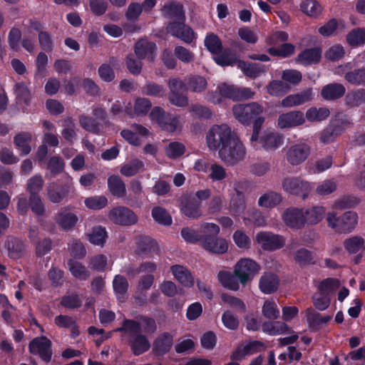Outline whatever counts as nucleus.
Masks as SVG:
<instances>
[{
  "mask_svg": "<svg viewBox=\"0 0 365 365\" xmlns=\"http://www.w3.org/2000/svg\"><path fill=\"white\" fill-rule=\"evenodd\" d=\"M115 331L128 334V343L133 355L140 356L150 349V342L147 336L140 332V324L138 321L125 319L122 327Z\"/></svg>",
  "mask_w": 365,
  "mask_h": 365,
  "instance_id": "obj_1",
  "label": "nucleus"
},
{
  "mask_svg": "<svg viewBox=\"0 0 365 365\" xmlns=\"http://www.w3.org/2000/svg\"><path fill=\"white\" fill-rule=\"evenodd\" d=\"M246 155V148L235 134L218 151V156L227 165H235L242 160Z\"/></svg>",
  "mask_w": 365,
  "mask_h": 365,
  "instance_id": "obj_2",
  "label": "nucleus"
},
{
  "mask_svg": "<svg viewBox=\"0 0 365 365\" xmlns=\"http://www.w3.org/2000/svg\"><path fill=\"white\" fill-rule=\"evenodd\" d=\"M326 220L329 227L335 232L349 234L355 229L358 223V215L355 212L347 211L337 217L334 212H328Z\"/></svg>",
  "mask_w": 365,
  "mask_h": 365,
  "instance_id": "obj_3",
  "label": "nucleus"
},
{
  "mask_svg": "<svg viewBox=\"0 0 365 365\" xmlns=\"http://www.w3.org/2000/svg\"><path fill=\"white\" fill-rule=\"evenodd\" d=\"M235 135L227 124L214 125L206 135L207 146L210 150L219 151Z\"/></svg>",
  "mask_w": 365,
  "mask_h": 365,
  "instance_id": "obj_4",
  "label": "nucleus"
},
{
  "mask_svg": "<svg viewBox=\"0 0 365 365\" xmlns=\"http://www.w3.org/2000/svg\"><path fill=\"white\" fill-rule=\"evenodd\" d=\"M281 185L285 193L304 200L308 197L311 191L309 182L300 177L287 176L282 179Z\"/></svg>",
  "mask_w": 365,
  "mask_h": 365,
  "instance_id": "obj_5",
  "label": "nucleus"
},
{
  "mask_svg": "<svg viewBox=\"0 0 365 365\" xmlns=\"http://www.w3.org/2000/svg\"><path fill=\"white\" fill-rule=\"evenodd\" d=\"M263 111V107L256 102L247 104H237L232 107V113L235 118L244 125H250Z\"/></svg>",
  "mask_w": 365,
  "mask_h": 365,
  "instance_id": "obj_6",
  "label": "nucleus"
},
{
  "mask_svg": "<svg viewBox=\"0 0 365 365\" xmlns=\"http://www.w3.org/2000/svg\"><path fill=\"white\" fill-rule=\"evenodd\" d=\"M46 197L52 203H61L65 198L74 192L72 180L63 183L52 182L46 186Z\"/></svg>",
  "mask_w": 365,
  "mask_h": 365,
  "instance_id": "obj_7",
  "label": "nucleus"
},
{
  "mask_svg": "<svg viewBox=\"0 0 365 365\" xmlns=\"http://www.w3.org/2000/svg\"><path fill=\"white\" fill-rule=\"evenodd\" d=\"M234 270L239 282L246 286L258 274L259 266L252 259L243 258L235 264Z\"/></svg>",
  "mask_w": 365,
  "mask_h": 365,
  "instance_id": "obj_8",
  "label": "nucleus"
},
{
  "mask_svg": "<svg viewBox=\"0 0 365 365\" xmlns=\"http://www.w3.org/2000/svg\"><path fill=\"white\" fill-rule=\"evenodd\" d=\"M150 118L155 121L163 130L168 132H175L180 125L178 116L165 112L159 106H155L152 109Z\"/></svg>",
  "mask_w": 365,
  "mask_h": 365,
  "instance_id": "obj_9",
  "label": "nucleus"
},
{
  "mask_svg": "<svg viewBox=\"0 0 365 365\" xmlns=\"http://www.w3.org/2000/svg\"><path fill=\"white\" fill-rule=\"evenodd\" d=\"M52 342L46 336H38L33 339L29 344L30 354L38 355L46 363L51 361L52 358Z\"/></svg>",
  "mask_w": 365,
  "mask_h": 365,
  "instance_id": "obj_10",
  "label": "nucleus"
},
{
  "mask_svg": "<svg viewBox=\"0 0 365 365\" xmlns=\"http://www.w3.org/2000/svg\"><path fill=\"white\" fill-rule=\"evenodd\" d=\"M311 153V148L307 143H298L287 148L285 153V160L292 165H299L304 163Z\"/></svg>",
  "mask_w": 365,
  "mask_h": 365,
  "instance_id": "obj_11",
  "label": "nucleus"
},
{
  "mask_svg": "<svg viewBox=\"0 0 365 365\" xmlns=\"http://www.w3.org/2000/svg\"><path fill=\"white\" fill-rule=\"evenodd\" d=\"M108 218L113 223L123 226H130L138 222V217L134 212L124 206H118L110 210Z\"/></svg>",
  "mask_w": 365,
  "mask_h": 365,
  "instance_id": "obj_12",
  "label": "nucleus"
},
{
  "mask_svg": "<svg viewBox=\"0 0 365 365\" xmlns=\"http://www.w3.org/2000/svg\"><path fill=\"white\" fill-rule=\"evenodd\" d=\"M256 241L264 250L273 251L280 249L285 244V239L279 235L269 232H259L256 235Z\"/></svg>",
  "mask_w": 365,
  "mask_h": 365,
  "instance_id": "obj_13",
  "label": "nucleus"
},
{
  "mask_svg": "<svg viewBox=\"0 0 365 365\" xmlns=\"http://www.w3.org/2000/svg\"><path fill=\"white\" fill-rule=\"evenodd\" d=\"M167 31L187 43H190L195 38V33L192 29L185 25L184 21H173L168 24Z\"/></svg>",
  "mask_w": 365,
  "mask_h": 365,
  "instance_id": "obj_14",
  "label": "nucleus"
},
{
  "mask_svg": "<svg viewBox=\"0 0 365 365\" xmlns=\"http://www.w3.org/2000/svg\"><path fill=\"white\" fill-rule=\"evenodd\" d=\"M305 123L304 113L299 110L289 111L279 115L277 126L281 129L299 126Z\"/></svg>",
  "mask_w": 365,
  "mask_h": 365,
  "instance_id": "obj_15",
  "label": "nucleus"
},
{
  "mask_svg": "<svg viewBox=\"0 0 365 365\" xmlns=\"http://www.w3.org/2000/svg\"><path fill=\"white\" fill-rule=\"evenodd\" d=\"M54 220L58 226L66 232L73 230L78 222V216L69 212L66 207L61 208L56 214Z\"/></svg>",
  "mask_w": 365,
  "mask_h": 365,
  "instance_id": "obj_16",
  "label": "nucleus"
},
{
  "mask_svg": "<svg viewBox=\"0 0 365 365\" xmlns=\"http://www.w3.org/2000/svg\"><path fill=\"white\" fill-rule=\"evenodd\" d=\"M284 223L291 228L301 229L306 223L305 213L303 209L291 207L283 214Z\"/></svg>",
  "mask_w": 365,
  "mask_h": 365,
  "instance_id": "obj_17",
  "label": "nucleus"
},
{
  "mask_svg": "<svg viewBox=\"0 0 365 365\" xmlns=\"http://www.w3.org/2000/svg\"><path fill=\"white\" fill-rule=\"evenodd\" d=\"M180 210L189 218L197 219L202 215L201 202L192 196H185L181 199Z\"/></svg>",
  "mask_w": 365,
  "mask_h": 365,
  "instance_id": "obj_18",
  "label": "nucleus"
},
{
  "mask_svg": "<svg viewBox=\"0 0 365 365\" xmlns=\"http://www.w3.org/2000/svg\"><path fill=\"white\" fill-rule=\"evenodd\" d=\"M174 336L168 331L160 333L153 341V351L157 356H163L170 351Z\"/></svg>",
  "mask_w": 365,
  "mask_h": 365,
  "instance_id": "obj_19",
  "label": "nucleus"
},
{
  "mask_svg": "<svg viewBox=\"0 0 365 365\" xmlns=\"http://www.w3.org/2000/svg\"><path fill=\"white\" fill-rule=\"evenodd\" d=\"M312 89L307 88L299 93L287 96L282 99L281 105L286 108L299 106L312 101Z\"/></svg>",
  "mask_w": 365,
  "mask_h": 365,
  "instance_id": "obj_20",
  "label": "nucleus"
},
{
  "mask_svg": "<svg viewBox=\"0 0 365 365\" xmlns=\"http://www.w3.org/2000/svg\"><path fill=\"white\" fill-rule=\"evenodd\" d=\"M202 247L207 251L217 255L224 254L228 250V244L225 239L212 236H207L202 240Z\"/></svg>",
  "mask_w": 365,
  "mask_h": 365,
  "instance_id": "obj_21",
  "label": "nucleus"
},
{
  "mask_svg": "<svg viewBox=\"0 0 365 365\" xmlns=\"http://www.w3.org/2000/svg\"><path fill=\"white\" fill-rule=\"evenodd\" d=\"M4 247L7 250L9 257L14 259H19L25 250L24 242L13 235L6 237Z\"/></svg>",
  "mask_w": 365,
  "mask_h": 365,
  "instance_id": "obj_22",
  "label": "nucleus"
},
{
  "mask_svg": "<svg viewBox=\"0 0 365 365\" xmlns=\"http://www.w3.org/2000/svg\"><path fill=\"white\" fill-rule=\"evenodd\" d=\"M161 11L165 18L172 19L173 21H184L185 19L183 6L179 3L172 1L165 4Z\"/></svg>",
  "mask_w": 365,
  "mask_h": 365,
  "instance_id": "obj_23",
  "label": "nucleus"
},
{
  "mask_svg": "<svg viewBox=\"0 0 365 365\" xmlns=\"http://www.w3.org/2000/svg\"><path fill=\"white\" fill-rule=\"evenodd\" d=\"M158 250L157 243L148 237H141L138 239V247L135 250L138 255L141 257H152Z\"/></svg>",
  "mask_w": 365,
  "mask_h": 365,
  "instance_id": "obj_24",
  "label": "nucleus"
},
{
  "mask_svg": "<svg viewBox=\"0 0 365 365\" xmlns=\"http://www.w3.org/2000/svg\"><path fill=\"white\" fill-rule=\"evenodd\" d=\"M155 49V43L149 41L145 38H141L138 41L134 46L135 54L140 59H144L148 57L151 61H153V54Z\"/></svg>",
  "mask_w": 365,
  "mask_h": 365,
  "instance_id": "obj_25",
  "label": "nucleus"
},
{
  "mask_svg": "<svg viewBox=\"0 0 365 365\" xmlns=\"http://www.w3.org/2000/svg\"><path fill=\"white\" fill-rule=\"evenodd\" d=\"M279 280L277 276L273 273H264L259 279V287L260 290L267 294L275 292L279 287Z\"/></svg>",
  "mask_w": 365,
  "mask_h": 365,
  "instance_id": "obj_26",
  "label": "nucleus"
},
{
  "mask_svg": "<svg viewBox=\"0 0 365 365\" xmlns=\"http://www.w3.org/2000/svg\"><path fill=\"white\" fill-rule=\"evenodd\" d=\"M170 270L175 278L183 286L191 287L194 284V278L190 270L180 264H175L170 267Z\"/></svg>",
  "mask_w": 365,
  "mask_h": 365,
  "instance_id": "obj_27",
  "label": "nucleus"
},
{
  "mask_svg": "<svg viewBox=\"0 0 365 365\" xmlns=\"http://www.w3.org/2000/svg\"><path fill=\"white\" fill-rule=\"evenodd\" d=\"M346 92L345 87L341 83H329L321 91L322 97L327 101H334L342 97Z\"/></svg>",
  "mask_w": 365,
  "mask_h": 365,
  "instance_id": "obj_28",
  "label": "nucleus"
},
{
  "mask_svg": "<svg viewBox=\"0 0 365 365\" xmlns=\"http://www.w3.org/2000/svg\"><path fill=\"white\" fill-rule=\"evenodd\" d=\"M235 195L231 197L228 210L234 215H240L246 210V201L243 192L235 188Z\"/></svg>",
  "mask_w": 365,
  "mask_h": 365,
  "instance_id": "obj_29",
  "label": "nucleus"
},
{
  "mask_svg": "<svg viewBox=\"0 0 365 365\" xmlns=\"http://www.w3.org/2000/svg\"><path fill=\"white\" fill-rule=\"evenodd\" d=\"M238 67L242 71L245 76L251 78H255L267 70V68L264 65L242 61H238Z\"/></svg>",
  "mask_w": 365,
  "mask_h": 365,
  "instance_id": "obj_30",
  "label": "nucleus"
},
{
  "mask_svg": "<svg viewBox=\"0 0 365 365\" xmlns=\"http://www.w3.org/2000/svg\"><path fill=\"white\" fill-rule=\"evenodd\" d=\"M186 90L200 93L205 91L207 87L206 78L199 75H190L185 78Z\"/></svg>",
  "mask_w": 365,
  "mask_h": 365,
  "instance_id": "obj_31",
  "label": "nucleus"
},
{
  "mask_svg": "<svg viewBox=\"0 0 365 365\" xmlns=\"http://www.w3.org/2000/svg\"><path fill=\"white\" fill-rule=\"evenodd\" d=\"M322 51L319 48H307L301 52L297 57V61L307 66L317 63L321 58Z\"/></svg>",
  "mask_w": 365,
  "mask_h": 365,
  "instance_id": "obj_32",
  "label": "nucleus"
},
{
  "mask_svg": "<svg viewBox=\"0 0 365 365\" xmlns=\"http://www.w3.org/2000/svg\"><path fill=\"white\" fill-rule=\"evenodd\" d=\"M31 140L32 135L29 132H21L15 135L14 143L22 155H26L31 151Z\"/></svg>",
  "mask_w": 365,
  "mask_h": 365,
  "instance_id": "obj_33",
  "label": "nucleus"
},
{
  "mask_svg": "<svg viewBox=\"0 0 365 365\" xmlns=\"http://www.w3.org/2000/svg\"><path fill=\"white\" fill-rule=\"evenodd\" d=\"M219 282L224 287L233 291H237L240 289L239 280L235 274V270L232 273L227 271H220L217 274Z\"/></svg>",
  "mask_w": 365,
  "mask_h": 365,
  "instance_id": "obj_34",
  "label": "nucleus"
},
{
  "mask_svg": "<svg viewBox=\"0 0 365 365\" xmlns=\"http://www.w3.org/2000/svg\"><path fill=\"white\" fill-rule=\"evenodd\" d=\"M86 236L91 244L103 247L108 238V233L105 227L99 225L93 227Z\"/></svg>",
  "mask_w": 365,
  "mask_h": 365,
  "instance_id": "obj_35",
  "label": "nucleus"
},
{
  "mask_svg": "<svg viewBox=\"0 0 365 365\" xmlns=\"http://www.w3.org/2000/svg\"><path fill=\"white\" fill-rule=\"evenodd\" d=\"M282 201V197L281 194L269 190L259 197L258 205L261 207L272 208L279 205Z\"/></svg>",
  "mask_w": 365,
  "mask_h": 365,
  "instance_id": "obj_36",
  "label": "nucleus"
},
{
  "mask_svg": "<svg viewBox=\"0 0 365 365\" xmlns=\"http://www.w3.org/2000/svg\"><path fill=\"white\" fill-rule=\"evenodd\" d=\"M262 148L266 150H272L283 144V136L277 133L264 134L260 139Z\"/></svg>",
  "mask_w": 365,
  "mask_h": 365,
  "instance_id": "obj_37",
  "label": "nucleus"
},
{
  "mask_svg": "<svg viewBox=\"0 0 365 365\" xmlns=\"http://www.w3.org/2000/svg\"><path fill=\"white\" fill-rule=\"evenodd\" d=\"M108 186L110 193L117 197H125L126 187L122 179L117 175H112L108 179Z\"/></svg>",
  "mask_w": 365,
  "mask_h": 365,
  "instance_id": "obj_38",
  "label": "nucleus"
},
{
  "mask_svg": "<svg viewBox=\"0 0 365 365\" xmlns=\"http://www.w3.org/2000/svg\"><path fill=\"white\" fill-rule=\"evenodd\" d=\"M143 95L162 98L165 96L166 90L163 85L154 81H147L141 88Z\"/></svg>",
  "mask_w": 365,
  "mask_h": 365,
  "instance_id": "obj_39",
  "label": "nucleus"
},
{
  "mask_svg": "<svg viewBox=\"0 0 365 365\" xmlns=\"http://www.w3.org/2000/svg\"><path fill=\"white\" fill-rule=\"evenodd\" d=\"M266 88L270 96L280 97L288 93L291 87L283 81L273 80L268 83Z\"/></svg>",
  "mask_w": 365,
  "mask_h": 365,
  "instance_id": "obj_40",
  "label": "nucleus"
},
{
  "mask_svg": "<svg viewBox=\"0 0 365 365\" xmlns=\"http://www.w3.org/2000/svg\"><path fill=\"white\" fill-rule=\"evenodd\" d=\"M325 208L322 206H314L304 210L306 223L316 225L324 218Z\"/></svg>",
  "mask_w": 365,
  "mask_h": 365,
  "instance_id": "obj_41",
  "label": "nucleus"
},
{
  "mask_svg": "<svg viewBox=\"0 0 365 365\" xmlns=\"http://www.w3.org/2000/svg\"><path fill=\"white\" fill-rule=\"evenodd\" d=\"M68 266L70 272L74 277L80 280H86L89 278V271L81 263L70 259L68 261Z\"/></svg>",
  "mask_w": 365,
  "mask_h": 365,
  "instance_id": "obj_42",
  "label": "nucleus"
},
{
  "mask_svg": "<svg viewBox=\"0 0 365 365\" xmlns=\"http://www.w3.org/2000/svg\"><path fill=\"white\" fill-rule=\"evenodd\" d=\"M279 309L277 303L273 299L265 300L262 307L263 317L269 320H277L279 317Z\"/></svg>",
  "mask_w": 365,
  "mask_h": 365,
  "instance_id": "obj_43",
  "label": "nucleus"
},
{
  "mask_svg": "<svg viewBox=\"0 0 365 365\" xmlns=\"http://www.w3.org/2000/svg\"><path fill=\"white\" fill-rule=\"evenodd\" d=\"M345 250L350 254H355L364 247L365 240L359 235L346 239L343 242Z\"/></svg>",
  "mask_w": 365,
  "mask_h": 365,
  "instance_id": "obj_44",
  "label": "nucleus"
},
{
  "mask_svg": "<svg viewBox=\"0 0 365 365\" xmlns=\"http://www.w3.org/2000/svg\"><path fill=\"white\" fill-rule=\"evenodd\" d=\"M43 185L44 180L42 176L39 174L35 175L27 180L26 191L29 193V196L39 195Z\"/></svg>",
  "mask_w": 365,
  "mask_h": 365,
  "instance_id": "obj_45",
  "label": "nucleus"
},
{
  "mask_svg": "<svg viewBox=\"0 0 365 365\" xmlns=\"http://www.w3.org/2000/svg\"><path fill=\"white\" fill-rule=\"evenodd\" d=\"M144 163L139 159H133L123 165L120 168V173L126 177H131L143 170Z\"/></svg>",
  "mask_w": 365,
  "mask_h": 365,
  "instance_id": "obj_46",
  "label": "nucleus"
},
{
  "mask_svg": "<svg viewBox=\"0 0 365 365\" xmlns=\"http://www.w3.org/2000/svg\"><path fill=\"white\" fill-rule=\"evenodd\" d=\"M345 103L350 107H356L365 103V91L358 89L347 93L345 97Z\"/></svg>",
  "mask_w": 365,
  "mask_h": 365,
  "instance_id": "obj_47",
  "label": "nucleus"
},
{
  "mask_svg": "<svg viewBox=\"0 0 365 365\" xmlns=\"http://www.w3.org/2000/svg\"><path fill=\"white\" fill-rule=\"evenodd\" d=\"M344 78L351 84L365 86V68L354 69L347 72L345 73Z\"/></svg>",
  "mask_w": 365,
  "mask_h": 365,
  "instance_id": "obj_48",
  "label": "nucleus"
},
{
  "mask_svg": "<svg viewBox=\"0 0 365 365\" xmlns=\"http://www.w3.org/2000/svg\"><path fill=\"white\" fill-rule=\"evenodd\" d=\"M208 172V178L212 182H221L227 176L226 169L222 165L217 163H212L210 165Z\"/></svg>",
  "mask_w": 365,
  "mask_h": 365,
  "instance_id": "obj_49",
  "label": "nucleus"
},
{
  "mask_svg": "<svg viewBox=\"0 0 365 365\" xmlns=\"http://www.w3.org/2000/svg\"><path fill=\"white\" fill-rule=\"evenodd\" d=\"M294 259L299 266L304 267L313 263V253L305 248H300L294 253Z\"/></svg>",
  "mask_w": 365,
  "mask_h": 365,
  "instance_id": "obj_50",
  "label": "nucleus"
},
{
  "mask_svg": "<svg viewBox=\"0 0 365 365\" xmlns=\"http://www.w3.org/2000/svg\"><path fill=\"white\" fill-rule=\"evenodd\" d=\"M152 216L155 222L163 225H170L172 217L168 212L162 207H155L152 210Z\"/></svg>",
  "mask_w": 365,
  "mask_h": 365,
  "instance_id": "obj_51",
  "label": "nucleus"
},
{
  "mask_svg": "<svg viewBox=\"0 0 365 365\" xmlns=\"http://www.w3.org/2000/svg\"><path fill=\"white\" fill-rule=\"evenodd\" d=\"M78 118L81 126L86 130L95 134L101 133L100 124L96 119L85 115H79Z\"/></svg>",
  "mask_w": 365,
  "mask_h": 365,
  "instance_id": "obj_52",
  "label": "nucleus"
},
{
  "mask_svg": "<svg viewBox=\"0 0 365 365\" xmlns=\"http://www.w3.org/2000/svg\"><path fill=\"white\" fill-rule=\"evenodd\" d=\"M346 41L349 44L353 46L365 43V29L357 28L353 29L347 34Z\"/></svg>",
  "mask_w": 365,
  "mask_h": 365,
  "instance_id": "obj_53",
  "label": "nucleus"
},
{
  "mask_svg": "<svg viewBox=\"0 0 365 365\" xmlns=\"http://www.w3.org/2000/svg\"><path fill=\"white\" fill-rule=\"evenodd\" d=\"M125 65L128 71L134 76L139 75L142 71L141 59L138 58L135 54L130 53L126 56Z\"/></svg>",
  "mask_w": 365,
  "mask_h": 365,
  "instance_id": "obj_54",
  "label": "nucleus"
},
{
  "mask_svg": "<svg viewBox=\"0 0 365 365\" xmlns=\"http://www.w3.org/2000/svg\"><path fill=\"white\" fill-rule=\"evenodd\" d=\"M130 190L133 193V196L130 195L126 198V203L128 205L134 206L138 205V200L143 192L141 182L137 180H133L130 182Z\"/></svg>",
  "mask_w": 365,
  "mask_h": 365,
  "instance_id": "obj_55",
  "label": "nucleus"
},
{
  "mask_svg": "<svg viewBox=\"0 0 365 365\" xmlns=\"http://www.w3.org/2000/svg\"><path fill=\"white\" fill-rule=\"evenodd\" d=\"M14 92L19 101L29 105L31 98V93L27 85L24 83H17L14 86Z\"/></svg>",
  "mask_w": 365,
  "mask_h": 365,
  "instance_id": "obj_56",
  "label": "nucleus"
},
{
  "mask_svg": "<svg viewBox=\"0 0 365 365\" xmlns=\"http://www.w3.org/2000/svg\"><path fill=\"white\" fill-rule=\"evenodd\" d=\"M205 46L212 53L216 54L221 52L222 48V41L215 34H210L205 39Z\"/></svg>",
  "mask_w": 365,
  "mask_h": 365,
  "instance_id": "obj_57",
  "label": "nucleus"
},
{
  "mask_svg": "<svg viewBox=\"0 0 365 365\" xmlns=\"http://www.w3.org/2000/svg\"><path fill=\"white\" fill-rule=\"evenodd\" d=\"M329 110L326 108H311L306 113V118L309 121H321L329 115Z\"/></svg>",
  "mask_w": 365,
  "mask_h": 365,
  "instance_id": "obj_58",
  "label": "nucleus"
},
{
  "mask_svg": "<svg viewBox=\"0 0 365 365\" xmlns=\"http://www.w3.org/2000/svg\"><path fill=\"white\" fill-rule=\"evenodd\" d=\"M225 197L222 195H214L207 203V212L210 215L220 213L224 207Z\"/></svg>",
  "mask_w": 365,
  "mask_h": 365,
  "instance_id": "obj_59",
  "label": "nucleus"
},
{
  "mask_svg": "<svg viewBox=\"0 0 365 365\" xmlns=\"http://www.w3.org/2000/svg\"><path fill=\"white\" fill-rule=\"evenodd\" d=\"M216 63L221 66L232 65L237 61V57L234 51L225 49L223 52L215 58Z\"/></svg>",
  "mask_w": 365,
  "mask_h": 365,
  "instance_id": "obj_60",
  "label": "nucleus"
},
{
  "mask_svg": "<svg viewBox=\"0 0 365 365\" xmlns=\"http://www.w3.org/2000/svg\"><path fill=\"white\" fill-rule=\"evenodd\" d=\"M302 11L308 16H317L322 12V7L314 0H305L301 4Z\"/></svg>",
  "mask_w": 365,
  "mask_h": 365,
  "instance_id": "obj_61",
  "label": "nucleus"
},
{
  "mask_svg": "<svg viewBox=\"0 0 365 365\" xmlns=\"http://www.w3.org/2000/svg\"><path fill=\"white\" fill-rule=\"evenodd\" d=\"M70 255L77 259H83L86 255L84 245L79 240H73L68 245Z\"/></svg>",
  "mask_w": 365,
  "mask_h": 365,
  "instance_id": "obj_62",
  "label": "nucleus"
},
{
  "mask_svg": "<svg viewBox=\"0 0 365 365\" xmlns=\"http://www.w3.org/2000/svg\"><path fill=\"white\" fill-rule=\"evenodd\" d=\"M139 321L140 322H138L140 324V329H143L145 334H153L157 331L158 326L153 318L141 315L139 317Z\"/></svg>",
  "mask_w": 365,
  "mask_h": 365,
  "instance_id": "obj_63",
  "label": "nucleus"
},
{
  "mask_svg": "<svg viewBox=\"0 0 365 365\" xmlns=\"http://www.w3.org/2000/svg\"><path fill=\"white\" fill-rule=\"evenodd\" d=\"M38 42L40 48L46 52H51L53 49V42L51 34L46 31H43L38 34Z\"/></svg>",
  "mask_w": 365,
  "mask_h": 365,
  "instance_id": "obj_64",
  "label": "nucleus"
}]
</instances>
